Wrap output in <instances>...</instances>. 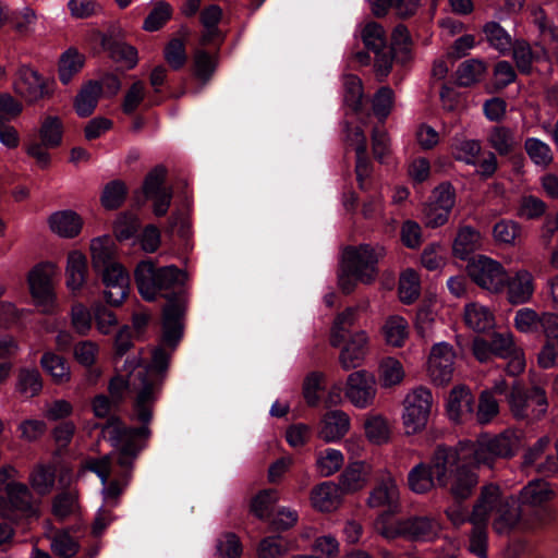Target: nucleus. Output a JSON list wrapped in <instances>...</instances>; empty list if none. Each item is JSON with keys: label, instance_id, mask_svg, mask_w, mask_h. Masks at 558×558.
I'll list each match as a JSON object with an SVG mask.
<instances>
[{"label": "nucleus", "instance_id": "1", "mask_svg": "<svg viewBox=\"0 0 558 558\" xmlns=\"http://www.w3.org/2000/svg\"><path fill=\"white\" fill-rule=\"evenodd\" d=\"M134 278L143 299L154 301L159 294L167 300L161 317L163 342L171 348L178 347L184 330L187 274L173 265L157 268L153 262L143 260L137 265Z\"/></svg>", "mask_w": 558, "mask_h": 558}, {"label": "nucleus", "instance_id": "2", "mask_svg": "<svg viewBox=\"0 0 558 558\" xmlns=\"http://www.w3.org/2000/svg\"><path fill=\"white\" fill-rule=\"evenodd\" d=\"M487 462L488 435L483 433L476 440H460L456 446L437 445L428 464L437 486L447 489L454 501H464L478 483L473 470Z\"/></svg>", "mask_w": 558, "mask_h": 558}, {"label": "nucleus", "instance_id": "3", "mask_svg": "<svg viewBox=\"0 0 558 558\" xmlns=\"http://www.w3.org/2000/svg\"><path fill=\"white\" fill-rule=\"evenodd\" d=\"M149 411L148 418L140 415L137 399H134L132 407V418L141 423L138 427L126 426L118 416H111L110 422L105 426L108 430V439L118 450L117 464L121 468L120 477L125 485L131 476V472L140 452L146 447L147 440L151 435L149 423L153 418L154 405L145 404Z\"/></svg>", "mask_w": 558, "mask_h": 558}, {"label": "nucleus", "instance_id": "4", "mask_svg": "<svg viewBox=\"0 0 558 558\" xmlns=\"http://www.w3.org/2000/svg\"><path fill=\"white\" fill-rule=\"evenodd\" d=\"M163 330V328L161 327ZM177 347L171 348L163 342V331L161 332L160 344L153 349L151 360L143 371L137 372L136 378L138 386L133 384V390L137 399V408H140V415L148 418L149 411L145 404L155 405L157 396L161 390L167 372L170 365V360Z\"/></svg>", "mask_w": 558, "mask_h": 558}, {"label": "nucleus", "instance_id": "5", "mask_svg": "<svg viewBox=\"0 0 558 558\" xmlns=\"http://www.w3.org/2000/svg\"><path fill=\"white\" fill-rule=\"evenodd\" d=\"M457 504L449 507L445 513L454 526H460L465 522L472 524L470 535L471 553L475 554L478 558H486V544H487V523H488V485H483L481 495L473 505V509L469 515L464 513L461 506L463 501H456Z\"/></svg>", "mask_w": 558, "mask_h": 558}, {"label": "nucleus", "instance_id": "6", "mask_svg": "<svg viewBox=\"0 0 558 558\" xmlns=\"http://www.w3.org/2000/svg\"><path fill=\"white\" fill-rule=\"evenodd\" d=\"M507 400L512 415L530 423L544 418L548 410L546 391L539 386H533L529 391L514 386Z\"/></svg>", "mask_w": 558, "mask_h": 558}, {"label": "nucleus", "instance_id": "7", "mask_svg": "<svg viewBox=\"0 0 558 558\" xmlns=\"http://www.w3.org/2000/svg\"><path fill=\"white\" fill-rule=\"evenodd\" d=\"M3 492L5 496H0V517L3 520L17 524L23 518L38 517L33 494L26 484L11 482Z\"/></svg>", "mask_w": 558, "mask_h": 558}, {"label": "nucleus", "instance_id": "8", "mask_svg": "<svg viewBox=\"0 0 558 558\" xmlns=\"http://www.w3.org/2000/svg\"><path fill=\"white\" fill-rule=\"evenodd\" d=\"M384 255V248L376 251L368 244H362L357 247L348 246L344 250L343 260L344 270L354 275V278L364 283L371 284L378 275V260Z\"/></svg>", "mask_w": 558, "mask_h": 558}, {"label": "nucleus", "instance_id": "9", "mask_svg": "<svg viewBox=\"0 0 558 558\" xmlns=\"http://www.w3.org/2000/svg\"><path fill=\"white\" fill-rule=\"evenodd\" d=\"M543 515L544 512L537 510L534 512L535 518H530L527 510L521 508L513 497H507L495 508L493 525L499 534L507 533L517 526L530 530L542 524Z\"/></svg>", "mask_w": 558, "mask_h": 558}, {"label": "nucleus", "instance_id": "10", "mask_svg": "<svg viewBox=\"0 0 558 558\" xmlns=\"http://www.w3.org/2000/svg\"><path fill=\"white\" fill-rule=\"evenodd\" d=\"M63 122L57 116H46L38 130L39 142L34 140L26 147L27 154L36 159L41 168L48 167L50 163V155L48 149H53L62 144Z\"/></svg>", "mask_w": 558, "mask_h": 558}, {"label": "nucleus", "instance_id": "11", "mask_svg": "<svg viewBox=\"0 0 558 558\" xmlns=\"http://www.w3.org/2000/svg\"><path fill=\"white\" fill-rule=\"evenodd\" d=\"M362 41L367 50L375 53V69L381 82L389 75L393 64L392 50H388L384 27L377 22H368L361 32Z\"/></svg>", "mask_w": 558, "mask_h": 558}, {"label": "nucleus", "instance_id": "12", "mask_svg": "<svg viewBox=\"0 0 558 558\" xmlns=\"http://www.w3.org/2000/svg\"><path fill=\"white\" fill-rule=\"evenodd\" d=\"M432 404V393L424 387L415 388L405 397L402 416L405 434L413 435L425 428Z\"/></svg>", "mask_w": 558, "mask_h": 558}, {"label": "nucleus", "instance_id": "13", "mask_svg": "<svg viewBox=\"0 0 558 558\" xmlns=\"http://www.w3.org/2000/svg\"><path fill=\"white\" fill-rule=\"evenodd\" d=\"M454 359L453 348L448 343H437L432 348L428 359V373L434 384L442 386L451 381Z\"/></svg>", "mask_w": 558, "mask_h": 558}, {"label": "nucleus", "instance_id": "14", "mask_svg": "<svg viewBox=\"0 0 558 558\" xmlns=\"http://www.w3.org/2000/svg\"><path fill=\"white\" fill-rule=\"evenodd\" d=\"M54 269L56 266L52 263H40L28 272L29 291L38 305L46 306L53 300L52 277Z\"/></svg>", "mask_w": 558, "mask_h": 558}, {"label": "nucleus", "instance_id": "15", "mask_svg": "<svg viewBox=\"0 0 558 558\" xmlns=\"http://www.w3.org/2000/svg\"><path fill=\"white\" fill-rule=\"evenodd\" d=\"M14 90L29 104L51 96L47 82L37 71L26 65L19 70V78L14 83Z\"/></svg>", "mask_w": 558, "mask_h": 558}, {"label": "nucleus", "instance_id": "16", "mask_svg": "<svg viewBox=\"0 0 558 558\" xmlns=\"http://www.w3.org/2000/svg\"><path fill=\"white\" fill-rule=\"evenodd\" d=\"M376 393L375 378L366 371L351 373L347 381L345 396L359 408L373 403Z\"/></svg>", "mask_w": 558, "mask_h": 558}, {"label": "nucleus", "instance_id": "17", "mask_svg": "<svg viewBox=\"0 0 558 558\" xmlns=\"http://www.w3.org/2000/svg\"><path fill=\"white\" fill-rule=\"evenodd\" d=\"M555 496L554 490L551 489L550 485L543 481V480H536L530 482L526 486H524L520 492V501L523 506V509L525 507H532L533 510L527 512V515L530 518H535L534 512L537 510H541L544 512V515L542 518V523L545 520V517L547 515L546 510L542 509L541 507L551 500Z\"/></svg>", "mask_w": 558, "mask_h": 558}, {"label": "nucleus", "instance_id": "18", "mask_svg": "<svg viewBox=\"0 0 558 558\" xmlns=\"http://www.w3.org/2000/svg\"><path fill=\"white\" fill-rule=\"evenodd\" d=\"M367 506L371 508L386 507L395 513L399 507V489L393 477H384L369 493Z\"/></svg>", "mask_w": 558, "mask_h": 558}, {"label": "nucleus", "instance_id": "19", "mask_svg": "<svg viewBox=\"0 0 558 558\" xmlns=\"http://www.w3.org/2000/svg\"><path fill=\"white\" fill-rule=\"evenodd\" d=\"M439 525L428 517H410L399 520V533L410 541H427L437 535Z\"/></svg>", "mask_w": 558, "mask_h": 558}, {"label": "nucleus", "instance_id": "20", "mask_svg": "<svg viewBox=\"0 0 558 558\" xmlns=\"http://www.w3.org/2000/svg\"><path fill=\"white\" fill-rule=\"evenodd\" d=\"M371 473L372 468L366 462H352L340 474L338 485L343 494H353L367 485Z\"/></svg>", "mask_w": 558, "mask_h": 558}, {"label": "nucleus", "instance_id": "21", "mask_svg": "<svg viewBox=\"0 0 558 558\" xmlns=\"http://www.w3.org/2000/svg\"><path fill=\"white\" fill-rule=\"evenodd\" d=\"M535 290L534 278L525 269H521L511 277L507 290V300L512 305H521L530 302Z\"/></svg>", "mask_w": 558, "mask_h": 558}, {"label": "nucleus", "instance_id": "22", "mask_svg": "<svg viewBox=\"0 0 558 558\" xmlns=\"http://www.w3.org/2000/svg\"><path fill=\"white\" fill-rule=\"evenodd\" d=\"M368 338L364 331L355 332L343 347L339 355V362L343 369L359 367L368 351Z\"/></svg>", "mask_w": 558, "mask_h": 558}, {"label": "nucleus", "instance_id": "23", "mask_svg": "<svg viewBox=\"0 0 558 558\" xmlns=\"http://www.w3.org/2000/svg\"><path fill=\"white\" fill-rule=\"evenodd\" d=\"M48 223L52 232L62 238L72 239L80 234L83 219L77 213L69 209L50 215Z\"/></svg>", "mask_w": 558, "mask_h": 558}, {"label": "nucleus", "instance_id": "24", "mask_svg": "<svg viewBox=\"0 0 558 558\" xmlns=\"http://www.w3.org/2000/svg\"><path fill=\"white\" fill-rule=\"evenodd\" d=\"M343 493L338 484L325 482L312 489L311 499L313 506L320 511L329 512L339 507Z\"/></svg>", "mask_w": 558, "mask_h": 558}, {"label": "nucleus", "instance_id": "25", "mask_svg": "<svg viewBox=\"0 0 558 558\" xmlns=\"http://www.w3.org/2000/svg\"><path fill=\"white\" fill-rule=\"evenodd\" d=\"M114 243L110 236L105 235L94 239L90 243L92 267L96 274L108 269L110 265H117L114 260Z\"/></svg>", "mask_w": 558, "mask_h": 558}, {"label": "nucleus", "instance_id": "26", "mask_svg": "<svg viewBox=\"0 0 558 558\" xmlns=\"http://www.w3.org/2000/svg\"><path fill=\"white\" fill-rule=\"evenodd\" d=\"M319 437L329 442L342 438L350 427L349 416L339 410L327 412L324 415Z\"/></svg>", "mask_w": 558, "mask_h": 558}, {"label": "nucleus", "instance_id": "27", "mask_svg": "<svg viewBox=\"0 0 558 558\" xmlns=\"http://www.w3.org/2000/svg\"><path fill=\"white\" fill-rule=\"evenodd\" d=\"M447 411L449 417L459 422L464 415H472L474 411V399L471 391L463 387H454L449 396Z\"/></svg>", "mask_w": 558, "mask_h": 558}, {"label": "nucleus", "instance_id": "28", "mask_svg": "<svg viewBox=\"0 0 558 558\" xmlns=\"http://www.w3.org/2000/svg\"><path fill=\"white\" fill-rule=\"evenodd\" d=\"M65 275L69 289L75 292L83 288L87 276V259L83 253L78 251L69 253Z\"/></svg>", "mask_w": 558, "mask_h": 558}, {"label": "nucleus", "instance_id": "29", "mask_svg": "<svg viewBox=\"0 0 558 558\" xmlns=\"http://www.w3.org/2000/svg\"><path fill=\"white\" fill-rule=\"evenodd\" d=\"M101 95V85L98 81H89L85 84L74 99V108L80 117L86 118L93 114Z\"/></svg>", "mask_w": 558, "mask_h": 558}, {"label": "nucleus", "instance_id": "30", "mask_svg": "<svg viewBox=\"0 0 558 558\" xmlns=\"http://www.w3.org/2000/svg\"><path fill=\"white\" fill-rule=\"evenodd\" d=\"M408 485L416 494H425L438 487L434 471L428 463H418L408 475Z\"/></svg>", "mask_w": 558, "mask_h": 558}, {"label": "nucleus", "instance_id": "31", "mask_svg": "<svg viewBox=\"0 0 558 558\" xmlns=\"http://www.w3.org/2000/svg\"><path fill=\"white\" fill-rule=\"evenodd\" d=\"M15 389L22 396L33 398L43 390V377L36 367H21L17 371Z\"/></svg>", "mask_w": 558, "mask_h": 558}, {"label": "nucleus", "instance_id": "32", "mask_svg": "<svg viewBox=\"0 0 558 558\" xmlns=\"http://www.w3.org/2000/svg\"><path fill=\"white\" fill-rule=\"evenodd\" d=\"M101 47L109 51L110 57L116 61H123L132 69L137 63V50L125 43L113 39L111 36L102 35Z\"/></svg>", "mask_w": 558, "mask_h": 558}, {"label": "nucleus", "instance_id": "33", "mask_svg": "<svg viewBox=\"0 0 558 558\" xmlns=\"http://www.w3.org/2000/svg\"><path fill=\"white\" fill-rule=\"evenodd\" d=\"M480 233L473 228H461L452 245L453 256L466 260L480 247Z\"/></svg>", "mask_w": 558, "mask_h": 558}, {"label": "nucleus", "instance_id": "34", "mask_svg": "<svg viewBox=\"0 0 558 558\" xmlns=\"http://www.w3.org/2000/svg\"><path fill=\"white\" fill-rule=\"evenodd\" d=\"M85 63V56L80 53L76 48H69L64 51L58 63L59 78L62 84L68 85L72 77L77 74Z\"/></svg>", "mask_w": 558, "mask_h": 558}, {"label": "nucleus", "instance_id": "35", "mask_svg": "<svg viewBox=\"0 0 558 558\" xmlns=\"http://www.w3.org/2000/svg\"><path fill=\"white\" fill-rule=\"evenodd\" d=\"M465 326L477 335L488 330V307L476 302L468 303L463 311Z\"/></svg>", "mask_w": 558, "mask_h": 558}, {"label": "nucleus", "instance_id": "36", "mask_svg": "<svg viewBox=\"0 0 558 558\" xmlns=\"http://www.w3.org/2000/svg\"><path fill=\"white\" fill-rule=\"evenodd\" d=\"M293 542L281 535L264 537L257 547L259 558H279L293 549Z\"/></svg>", "mask_w": 558, "mask_h": 558}, {"label": "nucleus", "instance_id": "37", "mask_svg": "<svg viewBox=\"0 0 558 558\" xmlns=\"http://www.w3.org/2000/svg\"><path fill=\"white\" fill-rule=\"evenodd\" d=\"M40 366L58 383L70 380L71 373L66 360L53 352H45L40 360Z\"/></svg>", "mask_w": 558, "mask_h": 558}, {"label": "nucleus", "instance_id": "38", "mask_svg": "<svg viewBox=\"0 0 558 558\" xmlns=\"http://www.w3.org/2000/svg\"><path fill=\"white\" fill-rule=\"evenodd\" d=\"M277 501L278 492L276 489H263L252 498L250 512L262 521L269 520Z\"/></svg>", "mask_w": 558, "mask_h": 558}, {"label": "nucleus", "instance_id": "39", "mask_svg": "<svg viewBox=\"0 0 558 558\" xmlns=\"http://www.w3.org/2000/svg\"><path fill=\"white\" fill-rule=\"evenodd\" d=\"M56 469L51 465H37L29 475L32 488L40 496L48 495L54 485Z\"/></svg>", "mask_w": 558, "mask_h": 558}, {"label": "nucleus", "instance_id": "40", "mask_svg": "<svg viewBox=\"0 0 558 558\" xmlns=\"http://www.w3.org/2000/svg\"><path fill=\"white\" fill-rule=\"evenodd\" d=\"M128 195V187L122 180H113L107 183L102 190L100 203L108 210H114L122 206Z\"/></svg>", "mask_w": 558, "mask_h": 558}, {"label": "nucleus", "instance_id": "41", "mask_svg": "<svg viewBox=\"0 0 558 558\" xmlns=\"http://www.w3.org/2000/svg\"><path fill=\"white\" fill-rule=\"evenodd\" d=\"M217 68L216 59L204 49H196L193 54L192 70L194 76L206 84Z\"/></svg>", "mask_w": 558, "mask_h": 558}, {"label": "nucleus", "instance_id": "42", "mask_svg": "<svg viewBox=\"0 0 558 558\" xmlns=\"http://www.w3.org/2000/svg\"><path fill=\"white\" fill-rule=\"evenodd\" d=\"M383 333L388 344L402 347L408 337V323L401 316H391L383 326Z\"/></svg>", "mask_w": 558, "mask_h": 558}, {"label": "nucleus", "instance_id": "43", "mask_svg": "<svg viewBox=\"0 0 558 558\" xmlns=\"http://www.w3.org/2000/svg\"><path fill=\"white\" fill-rule=\"evenodd\" d=\"M411 37L408 27L403 24H398L391 34V45L388 50H392L393 60L404 63L409 59Z\"/></svg>", "mask_w": 558, "mask_h": 558}, {"label": "nucleus", "instance_id": "44", "mask_svg": "<svg viewBox=\"0 0 558 558\" xmlns=\"http://www.w3.org/2000/svg\"><path fill=\"white\" fill-rule=\"evenodd\" d=\"M524 148L529 158L536 166L547 168L553 162L551 148L545 142L535 137H529L525 140Z\"/></svg>", "mask_w": 558, "mask_h": 558}, {"label": "nucleus", "instance_id": "45", "mask_svg": "<svg viewBox=\"0 0 558 558\" xmlns=\"http://www.w3.org/2000/svg\"><path fill=\"white\" fill-rule=\"evenodd\" d=\"M167 168L162 165L154 167L145 177L142 191L138 192L136 197L154 196L156 193L161 192L166 189L165 181L167 178Z\"/></svg>", "mask_w": 558, "mask_h": 558}, {"label": "nucleus", "instance_id": "46", "mask_svg": "<svg viewBox=\"0 0 558 558\" xmlns=\"http://www.w3.org/2000/svg\"><path fill=\"white\" fill-rule=\"evenodd\" d=\"M399 296L402 303L411 304L420 296V279L413 269H407L399 279Z\"/></svg>", "mask_w": 558, "mask_h": 558}, {"label": "nucleus", "instance_id": "47", "mask_svg": "<svg viewBox=\"0 0 558 558\" xmlns=\"http://www.w3.org/2000/svg\"><path fill=\"white\" fill-rule=\"evenodd\" d=\"M511 49L517 69L522 74H530L533 70V62L539 59L533 53L531 45L525 40H517Z\"/></svg>", "mask_w": 558, "mask_h": 558}, {"label": "nucleus", "instance_id": "48", "mask_svg": "<svg viewBox=\"0 0 558 558\" xmlns=\"http://www.w3.org/2000/svg\"><path fill=\"white\" fill-rule=\"evenodd\" d=\"M484 62L471 59L461 63L457 70V83L459 86L468 87L476 83L485 73Z\"/></svg>", "mask_w": 558, "mask_h": 558}, {"label": "nucleus", "instance_id": "49", "mask_svg": "<svg viewBox=\"0 0 558 558\" xmlns=\"http://www.w3.org/2000/svg\"><path fill=\"white\" fill-rule=\"evenodd\" d=\"M466 272L471 280L483 289H488V257L482 254L468 258Z\"/></svg>", "mask_w": 558, "mask_h": 558}, {"label": "nucleus", "instance_id": "50", "mask_svg": "<svg viewBox=\"0 0 558 558\" xmlns=\"http://www.w3.org/2000/svg\"><path fill=\"white\" fill-rule=\"evenodd\" d=\"M172 8L166 1H158L144 20L143 28L146 32L159 31L172 16Z\"/></svg>", "mask_w": 558, "mask_h": 558}, {"label": "nucleus", "instance_id": "51", "mask_svg": "<svg viewBox=\"0 0 558 558\" xmlns=\"http://www.w3.org/2000/svg\"><path fill=\"white\" fill-rule=\"evenodd\" d=\"M519 438L513 430H505L490 440V456L507 458L514 453Z\"/></svg>", "mask_w": 558, "mask_h": 558}, {"label": "nucleus", "instance_id": "52", "mask_svg": "<svg viewBox=\"0 0 558 558\" xmlns=\"http://www.w3.org/2000/svg\"><path fill=\"white\" fill-rule=\"evenodd\" d=\"M490 146L500 155L510 154L517 146L513 131L505 126L494 128L490 130Z\"/></svg>", "mask_w": 558, "mask_h": 558}, {"label": "nucleus", "instance_id": "53", "mask_svg": "<svg viewBox=\"0 0 558 558\" xmlns=\"http://www.w3.org/2000/svg\"><path fill=\"white\" fill-rule=\"evenodd\" d=\"M365 435L369 441L376 445L389 440V427L387 421L381 415L368 417L364 423Z\"/></svg>", "mask_w": 558, "mask_h": 558}, {"label": "nucleus", "instance_id": "54", "mask_svg": "<svg viewBox=\"0 0 558 558\" xmlns=\"http://www.w3.org/2000/svg\"><path fill=\"white\" fill-rule=\"evenodd\" d=\"M163 58L174 71L182 69L187 61L184 41L180 38H172L165 47Z\"/></svg>", "mask_w": 558, "mask_h": 558}, {"label": "nucleus", "instance_id": "55", "mask_svg": "<svg viewBox=\"0 0 558 558\" xmlns=\"http://www.w3.org/2000/svg\"><path fill=\"white\" fill-rule=\"evenodd\" d=\"M404 373L401 363L392 357L381 362L379 366V379L384 387H391L403 379Z\"/></svg>", "mask_w": 558, "mask_h": 558}, {"label": "nucleus", "instance_id": "56", "mask_svg": "<svg viewBox=\"0 0 558 558\" xmlns=\"http://www.w3.org/2000/svg\"><path fill=\"white\" fill-rule=\"evenodd\" d=\"M140 222L137 217L131 213H122L113 225V232L119 241L129 240L138 231Z\"/></svg>", "mask_w": 558, "mask_h": 558}, {"label": "nucleus", "instance_id": "57", "mask_svg": "<svg viewBox=\"0 0 558 558\" xmlns=\"http://www.w3.org/2000/svg\"><path fill=\"white\" fill-rule=\"evenodd\" d=\"M517 352V345L510 331L490 333V354L509 357Z\"/></svg>", "mask_w": 558, "mask_h": 558}, {"label": "nucleus", "instance_id": "58", "mask_svg": "<svg viewBox=\"0 0 558 558\" xmlns=\"http://www.w3.org/2000/svg\"><path fill=\"white\" fill-rule=\"evenodd\" d=\"M541 314L533 308L523 307L517 311L514 327L524 333H534L539 330Z\"/></svg>", "mask_w": 558, "mask_h": 558}, {"label": "nucleus", "instance_id": "59", "mask_svg": "<svg viewBox=\"0 0 558 558\" xmlns=\"http://www.w3.org/2000/svg\"><path fill=\"white\" fill-rule=\"evenodd\" d=\"M393 106V90L388 86L380 87L373 98V112L384 121L391 112Z\"/></svg>", "mask_w": 558, "mask_h": 558}, {"label": "nucleus", "instance_id": "60", "mask_svg": "<svg viewBox=\"0 0 558 558\" xmlns=\"http://www.w3.org/2000/svg\"><path fill=\"white\" fill-rule=\"evenodd\" d=\"M345 104L354 111L362 110L363 85L362 81L355 75H349L345 80Z\"/></svg>", "mask_w": 558, "mask_h": 558}, {"label": "nucleus", "instance_id": "61", "mask_svg": "<svg viewBox=\"0 0 558 558\" xmlns=\"http://www.w3.org/2000/svg\"><path fill=\"white\" fill-rule=\"evenodd\" d=\"M495 240L501 244L515 245L521 234L520 226L511 220H501L494 227Z\"/></svg>", "mask_w": 558, "mask_h": 558}, {"label": "nucleus", "instance_id": "62", "mask_svg": "<svg viewBox=\"0 0 558 558\" xmlns=\"http://www.w3.org/2000/svg\"><path fill=\"white\" fill-rule=\"evenodd\" d=\"M78 548V543L65 531L57 533L51 543L52 551L63 558L74 556Z\"/></svg>", "mask_w": 558, "mask_h": 558}, {"label": "nucleus", "instance_id": "63", "mask_svg": "<svg viewBox=\"0 0 558 558\" xmlns=\"http://www.w3.org/2000/svg\"><path fill=\"white\" fill-rule=\"evenodd\" d=\"M92 311L96 320L97 329L101 333L108 335L110 332V328L118 324L116 314L100 302L94 303L92 305Z\"/></svg>", "mask_w": 558, "mask_h": 558}, {"label": "nucleus", "instance_id": "64", "mask_svg": "<svg viewBox=\"0 0 558 558\" xmlns=\"http://www.w3.org/2000/svg\"><path fill=\"white\" fill-rule=\"evenodd\" d=\"M219 558H239L242 554V544L239 536L232 532L223 535L217 545Z\"/></svg>", "mask_w": 558, "mask_h": 558}]
</instances>
